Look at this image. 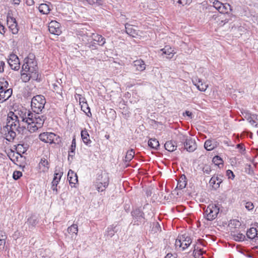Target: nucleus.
I'll list each match as a JSON object with an SVG mask.
<instances>
[{
  "label": "nucleus",
  "instance_id": "obj_8",
  "mask_svg": "<svg viewBox=\"0 0 258 258\" xmlns=\"http://www.w3.org/2000/svg\"><path fill=\"white\" fill-rule=\"evenodd\" d=\"M30 111L25 108L21 110H15V111H10L9 112L14 117L17 118L19 122L21 121L26 123V120L27 119V115L30 113Z\"/></svg>",
  "mask_w": 258,
  "mask_h": 258
},
{
  "label": "nucleus",
  "instance_id": "obj_29",
  "mask_svg": "<svg viewBox=\"0 0 258 258\" xmlns=\"http://www.w3.org/2000/svg\"><path fill=\"white\" fill-rule=\"evenodd\" d=\"M193 254L195 258H203L201 249L199 246H198L197 245H194Z\"/></svg>",
  "mask_w": 258,
  "mask_h": 258
},
{
  "label": "nucleus",
  "instance_id": "obj_14",
  "mask_svg": "<svg viewBox=\"0 0 258 258\" xmlns=\"http://www.w3.org/2000/svg\"><path fill=\"white\" fill-rule=\"evenodd\" d=\"M7 25L13 34H16L18 32L17 23L16 19L11 16L7 17Z\"/></svg>",
  "mask_w": 258,
  "mask_h": 258
},
{
  "label": "nucleus",
  "instance_id": "obj_28",
  "mask_svg": "<svg viewBox=\"0 0 258 258\" xmlns=\"http://www.w3.org/2000/svg\"><path fill=\"white\" fill-rule=\"evenodd\" d=\"M148 145L153 149H157L159 147V143L157 139H150L148 141Z\"/></svg>",
  "mask_w": 258,
  "mask_h": 258
},
{
  "label": "nucleus",
  "instance_id": "obj_53",
  "mask_svg": "<svg viewBox=\"0 0 258 258\" xmlns=\"http://www.w3.org/2000/svg\"><path fill=\"white\" fill-rule=\"evenodd\" d=\"M203 170L205 173L209 174H210V172H211V168H210V166H209L208 165H206L203 167Z\"/></svg>",
  "mask_w": 258,
  "mask_h": 258
},
{
  "label": "nucleus",
  "instance_id": "obj_19",
  "mask_svg": "<svg viewBox=\"0 0 258 258\" xmlns=\"http://www.w3.org/2000/svg\"><path fill=\"white\" fill-rule=\"evenodd\" d=\"M217 142L214 140H207L204 145V147L208 151H211L217 146Z\"/></svg>",
  "mask_w": 258,
  "mask_h": 258
},
{
  "label": "nucleus",
  "instance_id": "obj_42",
  "mask_svg": "<svg viewBox=\"0 0 258 258\" xmlns=\"http://www.w3.org/2000/svg\"><path fill=\"white\" fill-rule=\"evenodd\" d=\"M76 148V140L75 138L73 139L72 143V145L70 148V151L69 152V156H73L71 153H74Z\"/></svg>",
  "mask_w": 258,
  "mask_h": 258
},
{
  "label": "nucleus",
  "instance_id": "obj_62",
  "mask_svg": "<svg viewBox=\"0 0 258 258\" xmlns=\"http://www.w3.org/2000/svg\"><path fill=\"white\" fill-rule=\"evenodd\" d=\"M26 3L28 5H32L33 4V0H27L26 1Z\"/></svg>",
  "mask_w": 258,
  "mask_h": 258
},
{
  "label": "nucleus",
  "instance_id": "obj_48",
  "mask_svg": "<svg viewBox=\"0 0 258 258\" xmlns=\"http://www.w3.org/2000/svg\"><path fill=\"white\" fill-rule=\"evenodd\" d=\"M7 238V236L5 232L0 230V240L2 241H5Z\"/></svg>",
  "mask_w": 258,
  "mask_h": 258
},
{
  "label": "nucleus",
  "instance_id": "obj_33",
  "mask_svg": "<svg viewBox=\"0 0 258 258\" xmlns=\"http://www.w3.org/2000/svg\"><path fill=\"white\" fill-rule=\"evenodd\" d=\"M81 107L82 111H83L88 116L90 114L91 115L90 108L87 103H83L81 104Z\"/></svg>",
  "mask_w": 258,
  "mask_h": 258
},
{
  "label": "nucleus",
  "instance_id": "obj_30",
  "mask_svg": "<svg viewBox=\"0 0 258 258\" xmlns=\"http://www.w3.org/2000/svg\"><path fill=\"white\" fill-rule=\"evenodd\" d=\"M81 136L82 140L84 143L88 145L91 142V141L89 139V135L87 131L84 130L81 132Z\"/></svg>",
  "mask_w": 258,
  "mask_h": 258
},
{
  "label": "nucleus",
  "instance_id": "obj_39",
  "mask_svg": "<svg viewBox=\"0 0 258 258\" xmlns=\"http://www.w3.org/2000/svg\"><path fill=\"white\" fill-rule=\"evenodd\" d=\"M213 162L216 165L219 166L220 164H223L222 159L219 156H215L213 158Z\"/></svg>",
  "mask_w": 258,
  "mask_h": 258
},
{
  "label": "nucleus",
  "instance_id": "obj_51",
  "mask_svg": "<svg viewBox=\"0 0 258 258\" xmlns=\"http://www.w3.org/2000/svg\"><path fill=\"white\" fill-rule=\"evenodd\" d=\"M226 174L229 178H231L233 179L235 177L233 172L230 170H228L226 172Z\"/></svg>",
  "mask_w": 258,
  "mask_h": 258
},
{
  "label": "nucleus",
  "instance_id": "obj_23",
  "mask_svg": "<svg viewBox=\"0 0 258 258\" xmlns=\"http://www.w3.org/2000/svg\"><path fill=\"white\" fill-rule=\"evenodd\" d=\"M161 51H163V53L167 55V58H171L174 53L173 49L169 46H165L164 48L161 49Z\"/></svg>",
  "mask_w": 258,
  "mask_h": 258
},
{
  "label": "nucleus",
  "instance_id": "obj_56",
  "mask_svg": "<svg viewBox=\"0 0 258 258\" xmlns=\"http://www.w3.org/2000/svg\"><path fill=\"white\" fill-rule=\"evenodd\" d=\"M99 0H86V1L90 5H93L98 3Z\"/></svg>",
  "mask_w": 258,
  "mask_h": 258
},
{
  "label": "nucleus",
  "instance_id": "obj_34",
  "mask_svg": "<svg viewBox=\"0 0 258 258\" xmlns=\"http://www.w3.org/2000/svg\"><path fill=\"white\" fill-rule=\"evenodd\" d=\"M125 30L127 34L132 36L133 37H135V35H136V32L135 30H134L130 25H125Z\"/></svg>",
  "mask_w": 258,
  "mask_h": 258
},
{
  "label": "nucleus",
  "instance_id": "obj_16",
  "mask_svg": "<svg viewBox=\"0 0 258 258\" xmlns=\"http://www.w3.org/2000/svg\"><path fill=\"white\" fill-rule=\"evenodd\" d=\"M12 94V89H6L2 90L0 92V102H3L4 101L8 99Z\"/></svg>",
  "mask_w": 258,
  "mask_h": 258
},
{
  "label": "nucleus",
  "instance_id": "obj_5",
  "mask_svg": "<svg viewBox=\"0 0 258 258\" xmlns=\"http://www.w3.org/2000/svg\"><path fill=\"white\" fill-rule=\"evenodd\" d=\"M191 243L190 237L185 234L179 236L176 240L175 246L176 248H181L182 250L187 248Z\"/></svg>",
  "mask_w": 258,
  "mask_h": 258
},
{
  "label": "nucleus",
  "instance_id": "obj_10",
  "mask_svg": "<svg viewBox=\"0 0 258 258\" xmlns=\"http://www.w3.org/2000/svg\"><path fill=\"white\" fill-rule=\"evenodd\" d=\"M8 62L12 69L16 71L19 70L20 68V61L16 54H10Z\"/></svg>",
  "mask_w": 258,
  "mask_h": 258
},
{
  "label": "nucleus",
  "instance_id": "obj_9",
  "mask_svg": "<svg viewBox=\"0 0 258 258\" xmlns=\"http://www.w3.org/2000/svg\"><path fill=\"white\" fill-rule=\"evenodd\" d=\"M180 139L182 141H184V146L187 151L191 152L197 149V146L195 140L191 138L182 136Z\"/></svg>",
  "mask_w": 258,
  "mask_h": 258
},
{
  "label": "nucleus",
  "instance_id": "obj_44",
  "mask_svg": "<svg viewBox=\"0 0 258 258\" xmlns=\"http://www.w3.org/2000/svg\"><path fill=\"white\" fill-rule=\"evenodd\" d=\"M223 5V4L220 2L218 1H215L213 2V6L214 7L219 11V10L220 9L221 6Z\"/></svg>",
  "mask_w": 258,
  "mask_h": 258
},
{
  "label": "nucleus",
  "instance_id": "obj_3",
  "mask_svg": "<svg viewBox=\"0 0 258 258\" xmlns=\"http://www.w3.org/2000/svg\"><path fill=\"white\" fill-rule=\"evenodd\" d=\"M46 103L44 96L38 95L34 96L31 100V107L34 112L39 113L42 111Z\"/></svg>",
  "mask_w": 258,
  "mask_h": 258
},
{
  "label": "nucleus",
  "instance_id": "obj_2",
  "mask_svg": "<svg viewBox=\"0 0 258 258\" xmlns=\"http://www.w3.org/2000/svg\"><path fill=\"white\" fill-rule=\"evenodd\" d=\"M26 123L27 124V128L30 132L33 133L41 128L44 122L45 118L43 116L40 115L39 113H32L27 115Z\"/></svg>",
  "mask_w": 258,
  "mask_h": 258
},
{
  "label": "nucleus",
  "instance_id": "obj_50",
  "mask_svg": "<svg viewBox=\"0 0 258 258\" xmlns=\"http://www.w3.org/2000/svg\"><path fill=\"white\" fill-rule=\"evenodd\" d=\"M255 116L252 115V117H251L250 118L248 119L249 123L251 124V125L257 126V124L256 123V121L254 120Z\"/></svg>",
  "mask_w": 258,
  "mask_h": 258
},
{
  "label": "nucleus",
  "instance_id": "obj_60",
  "mask_svg": "<svg viewBox=\"0 0 258 258\" xmlns=\"http://www.w3.org/2000/svg\"><path fill=\"white\" fill-rule=\"evenodd\" d=\"M165 258H176L174 256L172 255L171 253H168Z\"/></svg>",
  "mask_w": 258,
  "mask_h": 258
},
{
  "label": "nucleus",
  "instance_id": "obj_47",
  "mask_svg": "<svg viewBox=\"0 0 258 258\" xmlns=\"http://www.w3.org/2000/svg\"><path fill=\"white\" fill-rule=\"evenodd\" d=\"M186 183L185 181L180 180L178 182L177 187L180 189H182L186 186Z\"/></svg>",
  "mask_w": 258,
  "mask_h": 258
},
{
  "label": "nucleus",
  "instance_id": "obj_32",
  "mask_svg": "<svg viewBox=\"0 0 258 258\" xmlns=\"http://www.w3.org/2000/svg\"><path fill=\"white\" fill-rule=\"evenodd\" d=\"M232 17V15H228L227 16H225V18H222L221 20H219L218 21V25L219 26H223L226 23H227L230 20H231V18Z\"/></svg>",
  "mask_w": 258,
  "mask_h": 258
},
{
  "label": "nucleus",
  "instance_id": "obj_21",
  "mask_svg": "<svg viewBox=\"0 0 258 258\" xmlns=\"http://www.w3.org/2000/svg\"><path fill=\"white\" fill-rule=\"evenodd\" d=\"M68 179L71 184H75L78 181L77 174L71 170H70L68 173Z\"/></svg>",
  "mask_w": 258,
  "mask_h": 258
},
{
  "label": "nucleus",
  "instance_id": "obj_38",
  "mask_svg": "<svg viewBox=\"0 0 258 258\" xmlns=\"http://www.w3.org/2000/svg\"><path fill=\"white\" fill-rule=\"evenodd\" d=\"M62 174V173H55L54 177L53 178V180L52 181V184L53 185H56L58 183V181H59L61 175Z\"/></svg>",
  "mask_w": 258,
  "mask_h": 258
},
{
  "label": "nucleus",
  "instance_id": "obj_15",
  "mask_svg": "<svg viewBox=\"0 0 258 258\" xmlns=\"http://www.w3.org/2000/svg\"><path fill=\"white\" fill-rule=\"evenodd\" d=\"M192 82L194 85L200 91L205 92L208 87V85L204 83L201 79L192 80Z\"/></svg>",
  "mask_w": 258,
  "mask_h": 258
},
{
  "label": "nucleus",
  "instance_id": "obj_36",
  "mask_svg": "<svg viewBox=\"0 0 258 258\" xmlns=\"http://www.w3.org/2000/svg\"><path fill=\"white\" fill-rule=\"evenodd\" d=\"M161 231V228L160 225L158 223L156 222L154 223L153 224V227L152 228L151 231L154 233L159 232Z\"/></svg>",
  "mask_w": 258,
  "mask_h": 258
},
{
  "label": "nucleus",
  "instance_id": "obj_54",
  "mask_svg": "<svg viewBox=\"0 0 258 258\" xmlns=\"http://www.w3.org/2000/svg\"><path fill=\"white\" fill-rule=\"evenodd\" d=\"M191 2V0H180V5L184 6V5H185L190 3Z\"/></svg>",
  "mask_w": 258,
  "mask_h": 258
},
{
  "label": "nucleus",
  "instance_id": "obj_41",
  "mask_svg": "<svg viewBox=\"0 0 258 258\" xmlns=\"http://www.w3.org/2000/svg\"><path fill=\"white\" fill-rule=\"evenodd\" d=\"M132 213L133 216L137 217L139 219L142 218L143 213L139 209L134 210Z\"/></svg>",
  "mask_w": 258,
  "mask_h": 258
},
{
  "label": "nucleus",
  "instance_id": "obj_1",
  "mask_svg": "<svg viewBox=\"0 0 258 258\" xmlns=\"http://www.w3.org/2000/svg\"><path fill=\"white\" fill-rule=\"evenodd\" d=\"M7 120V125L4 127L3 131L6 132L4 135L6 140L11 141L16 137V131L19 132L20 123L17 118L14 117L10 112L8 114Z\"/></svg>",
  "mask_w": 258,
  "mask_h": 258
},
{
  "label": "nucleus",
  "instance_id": "obj_26",
  "mask_svg": "<svg viewBox=\"0 0 258 258\" xmlns=\"http://www.w3.org/2000/svg\"><path fill=\"white\" fill-rule=\"evenodd\" d=\"M231 235L234 240L236 241H243L245 239V235L241 233H238L237 232H232L231 233Z\"/></svg>",
  "mask_w": 258,
  "mask_h": 258
},
{
  "label": "nucleus",
  "instance_id": "obj_55",
  "mask_svg": "<svg viewBox=\"0 0 258 258\" xmlns=\"http://www.w3.org/2000/svg\"><path fill=\"white\" fill-rule=\"evenodd\" d=\"M5 66V62L3 61H0V73L4 72V67Z\"/></svg>",
  "mask_w": 258,
  "mask_h": 258
},
{
  "label": "nucleus",
  "instance_id": "obj_7",
  "mask_svg": "<svg viewBox=\"0 0 258 258\" xmlns=\"http://www.w3.org/2000/svg\"><path fill=\"white\" fill-rule=\"evenodd\" d=\"M24 63L22 66L23 72H37V67L36 63L32 58H30V56L24 59Z\"/></svg>",
  "mask_w": 258,
  "mask_h": 258
},
{
  "label": "nucleus",
  "instance_id": "obj_25",
  "mask_svg": "<svg viewBox=\"0 0 258 258\" xmlns=\"http://www.w3.org/2000/svg\"><path fill=\"white\" fill-rule=\"evenodd\" d=\"M92 39L94 41L98 42L100 45H103L105 43V38L98 34H93Z\"/></svg>",
  "mask_w": 258,
  "mask_h": 258
},
{
  "label": "nucleus",
  "instance_id": "obj_58",
  "mask_svg": "<svg viewBox=\"0 0 258 258\" xmlns=\"http://www.w3.org/2000/svg\"><path fill=\"white\" fill-rule=\"evenodd\" d=\"M199 244H201V245L204 246L205 245L204 241L203 240L199 239L196 245H197V246H199Z\"/></svg>",
  "mask_w": 258,
  "mask_h": 258
},
{
  "label": "nucleus",
  "instance_id": "obj_20",
  "mask_svg": "<svg viewBox=\"0 0 258 258\" xmlns=\"http://www.w3.org/2000/svg\"><path fill=\"white\" fill-rule=\"evenodd\" d=\"M165 149L169 152H173L176 149L177 145L175 142L169 141L164 144Z\"/></svg>",
  "mask_w": 258,
  "mask_h": 258
},
{
  "label": "nucleus",
  "instance_id": "obj_13",
  "mask_svg": "<svg viewBox=\"0 0 258 258\" xmlns=\"http://www.w3.org/2000/svg\"><path fill=\"white\" fill-rule=\"evenodd\" d=\"M38 74L37 72H23L21 74V78L22 80L27 82L30 79L32 80H37L38 79Z\"/></svg>",
  "mask_w": 258,
  "mask_h": 258
},
{
  "label": "nucleus",
  "instance_id": "obj_4",
  "mask_svg": "<svg viewBox=\"0 0 258 258\" xmlns=\"http://www.w3.org/2000/svg\"><path fill=\"white\" fill-rule=\"evenodd\" d=\"M109 184V177L107 173L99 175L96 181V186L98 191H103Z\"/></svg>",
  "mask_w": 258,
  "mask_h": 258
},
{
  "label": "nucleus",
  "instance_id": "obj_27",
  "mask_svg": "<svg viewBox=\"0 0 258 258\" xmlns=\"http://www.w3.org/2000/svg\"><path fill=\"white\" fill-rule=\"evenodd\" d=\"M39 10L40 13L43 14H47L50 11L49 6L46 4H41L39 7Z\"/></svg>",
  "mask_w": 258,
  "mask_h": 258
},
{
  "label": "nucleus",
  "instance_id": "obj_17",
  "mask_svg": "<svg viewBox=\"0 0 258 258\" xmlns=\"http://www.w3.org/2000/svg\"><path fill=\"white\" fill-rule=\"evenodd\" d=\"M133 65L137 71H143L146 69V65L142 59H138L133 62Z\"/></svg>",
  "mask_w": 258,
  "mask_h": 258
},
{
  "label": "nucleus",
  "instance_id": "obj_31",
  "mask_svg": "<svg viewBox=\"0 0 258 258\" xmlns=\"http://www.w3.org/2000/svg\"><path fill=\"white\" fill-rule=\"evenodd\" d=\"M247 236L250 239L254 238L257 235V230L255 228H250L246 233Z\"/></svg>",
  "mask_w": 258,
  "mask_h": 258
},
{
  "label": "nucleus",
  "instance_id": "obj_37",
  "mask_svg": "<svg viewBox=\"0 0 258 258\" xmlns=\"http://www.w3.org/2000/svg\"><path fill=\"white\" fill-rule=\"evenodd\" d=\"M134 155H135V152H133V150L127 151L126 153L125 157V161L126 162L130 161L134 157Z\"/></svg>",
  "mask_w": 258,
  "mask_h": 258
},
{
  "label": "nucleus",
  "instance_id": "obj_11",
  "mask_svg": "<svg viewBox=\"0 0 258 258\" xmlns=\"http://www.w3.org/2000/svg\"><path fill=\"white\" fill-rule=\"evenodd\" d=\"M39 139L44 142L50 144L55 143V140H57L56 135L52 133H43L40 134Z\"/></svg>",
  "mask_w": 258,
  "mask_h": 258
},
{
  "label": "nucleus",
  "instance_id": "obj_22",
  "mask_svg": "<svg viewBox=\"0 0 258 258\" xmlns=\"http://www.w3.org/2000/svg\"><path fill=\"white\" fill-rule=\"evenodd\" d=\"M229 11L231 12L232 9L231 7V6L228 4H223V5L221 6L220 10H219V12L221 14H229Z\"/></svg>",
  "mask_w": 258,
  "mask_h": 258
},
{
  "label": "nucleus",
  "instance_id": "obj_61",
  "mask_svg": "<svg viewBox=\"0 0 258 258\" xmlns=\"http://www.w3.org/2000/svg\"><path fill=\"white\" fill-rule=\"evenodd\" d=\"M184 113L189 117H191L192 116V113L189 111H186Z\"/></svg>",
  "mask_w": 258,
  "mask_h": 258
},
{
  "label": "nucleus",
  "instance_id": "obj_18",
  "mask_svg": "<svg viewBox=\"0 0 258 258\" xmlns=\"http://www.w3.org/2000/svg\"><path fill=\"white\" fill-rule=\"evenodd\" d=\"M222 180L217 176H213L210 179L209 183L213 186V188L216 189L220 186V183L222 182Z\"/></svg>",
  "mask_w": 258,
  "mask_h": 258
},
{
  "label": "nucleus",
  "instance_id": "obj_24",
  "mask_svg": "<svg viewBox=\"0 0 258 258\" xmlns=\"http://www.w3.org/2000/svg\"><path fill=\"white\" fill-rule=\"evenodd\" d=\"M39 167L40 170L43 172L47 171L49 168L48 161L45 159H41L39 164Z\"/></svg>",
  "mask_w": 258,
  "mask_h": 258
},
{
  "label": "nucleus",
  "instance_id": "obj_45",
  "mask_svg": "<svg viewBox=\"0 0 258 258\" xmlns=\"http://www.w3.org/2000/svg\"><path fill=\"white\" fill-rule=\"evenodd\" d=\"M22 173L21 172L19 171H15L13 173V178L15 179H19L21 176H22Z\"/></svg>",
  "mask_w": 258,
  "mask_h": 258
},
{
  "label": "nucleus",
  "instance_id": "obj_35",
  "mask_svg": "<svg viewBox=\"0 0 258 258\" xmlns=\"http://www.w3.org/2000/svg\"><path fill=\"white\" fill-rule=\"evenodd\" d=\"M78 228L77 224H73L68 228V232L70 234L75 233L76 235L78 233Z\"/></svg>",
  "mask_w": 258,
  "mask_h": 258
},
{
  "label": "nucleus",
  "instance_id": "obj_52",
  "mask_svg": "<svg viewBox=\"0 0 258 258\" xmlns=\"http://www.w3.org/2000/svg\"><path fill=\"white\" fill-rule=\"evenodd\" d=\"M77 95L79 97V100L80 105L83 103H87L86 99L84 97H82L81 95L77 94Z\"/></svg>",
  "mask_w": 258,
  "mask_h": 258
},
{
  "label": "nucleus",
  "instance_id": "obj_43",
  "mask_svg": "<svg viewBox=\"0 0 258 258\" xmlns=\"http://www.w3.org/2000/svg\"><path fill=\"white\" fill-rule=\"evenodd\" d=\"M16 149L18 153L19 154H20L21 153H24L26 151L23 148V145L21 144H18L16 147Z\"/></svg>",
  "mask_w": 258,
  "mask_h": 258
},
{
  "label": "nucleus",
  "instance_id": "obj_40",
  "mask_svg": "<svg viewBox=\"0 0 258 258\" xmlns=\"http://www.w3.org/2000/svg\"><path fill=\"white\" fill-rule=\"evenodd\" d=\"M9 85V83L7 81H0V92L2 90L4 89H6Z\"/></svg>",
  "mask_w": 258,
  "mask_h": 258
},
{
  "label": "nucleus",
  "instance_id": "obj_12",
  "mask_svg": "<svg viewBox=\"0 0 258 258\" xmlns=\"http://www.w3.org/2000/svg\"><path fill=\"white\" fill-rule=\"evenodd\" d=\"M49 32L54 35H59L61 33L60 24L55 21H51L48 25Z\"/></svg>",
  "mask_w": 258,
  "mask_h": 258
},
{
  "label": "nucleus",
  "instance_id": "obj_64",
  "mask_svg": "<svg viewBox=\"0 0 258 258\" xmlns=\"http://www.w3.org/2000/svg\"><path fill=\"white\" fill-rule=\"evenodd\" d=\"M237 148L239 149L240 150H243V147L242 145H241L240 144L237 145Z\"/></svg>",
  "mask_w": 258,
  "mask_h": 258
},
{
  "label": "nucleus",
  "instance_id": "obj_46",
  "mask_svg": "<svg viewBox=\"0 0 258 258\" xmlns=\"http://www.w3.org/2000/svg\"><path fill=\"white\" fill-rule=\"evenodd\" d=\"M28 222L29 224L32 226L35 225L37 223L36 219L35 218L34 216H32L28 219Z\"/></svg>",
  "mask_w": 258,
  "mask_h": 258
},
{
  "label": "nucleus",
  "instance_id": "obj_6",
  "mask_svg": "<svg viewBox=\"0 0 258 258\" xmlns=\"http://www.w3.org/2000/svg\"><path fill=\"white\" fill-rule=\"evenodd\" d=\"M219 212V208L215 204H210L205 211V215L208 220L215 219Z\"/></svg>",
  "mask_w": 258,
  "mask_h": 258
},
{
  "label": "nucleus",
  "instance_id": "obj_57",
  "mask_svg": "<svg viewBox=\"0 0 258 258\" xmlns=\"http://www.w3.org/2000/svg\"><path fill=\"white\" fill-rule=\"evenodd\" d=\"M5 243H6L5 241H2L0 240V249H2L4 248Z\"/></svg>",
  "mask_w": 258,
  "mask_h": 258
},
{
  "label": "nucleus",
  "instance_id": "obj_49",
  "mask_svg": "<svg viewBox=\"0 0 258 258\" xmlns=\"http://www.w3.org/2000/svg\"><path fill=\"white\" fill-rule=\"evenodd\" d=\"M245 207L248 210H251L254 207L253 204L251 202L246 203Z\"/></svg>",
  "mask_w": 258,
  "mask_h": 258
},
{
  "label": "nucleus",
  "instance_id": "obj_59",
  "mask_svg": "<svg viewBox=\"0 0 258 258\" xmlns=\"http://www.w3.org/2000/svg\"><path fill=\"white\" fill-rule=\"evenodd\" d=\"M5 32V27L4 26L2 25V26L0 27V33L1 34H4Z\"/></svg>",
  "mask_w": 258,
  "mask_h": 258
},
{
  "label": "nucleus",
  "instance_id": "obj_63",
  "mask_svg": "<svg viewBox=\"0 0 258 258\" xmlns=\"http://www.w3.org/2000/svg\"><path fill=\"white\" fill-rule=\"evenodd\" d=\"M11 2L14 4H19L20 0H11Z\"/></svg>",
  "mask_w": 258,
  "mask_h": 258
}]
</instances>
